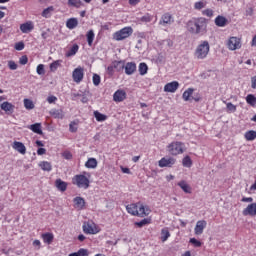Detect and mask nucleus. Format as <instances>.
<instances>
[{"instance_id":"nucleus-1","label":"nucleus","mask_w":256,"mask_h":256,"mask_svg":"<svg viewBox=\"0 0 256 256\" xmlns=\"http://www.w3.org/2000/svg\"><path fill=\"white\" fill-rule=\"evenodd\" d=\"M187 27L188 31L194 35L205 33V30L207 29V19L203 17L193 18L188 21Z\"/></svg>"},{"instance_id":"nucleus-2","label":"nucleus","mask_w":256,"mask_h":256,"mask_svg":"<svg viewBox=\"0 0 256 256\" xmlns=\"http://www.w3.org/2000/svg\"><path fill=\"white\" fill-rule=\"evenodd\" d=\"M209 51H211V46L209 45V41L204 40L200 41L198 46L194 51V57L198 60L207 59V55H209Z\"/></svg>"},{"instance_id":"nucleus-3","label":"nucleus","mask_w":256,"mask_h":256,"mask_svg":"<svg viewBox=\"0 0 256 256\" xmlns=\"http://www.w3.org/2000/svg\"><path fill=\"white\" fill-rule=\"evenodd\" d=\"M167 151L173 156L182 155L185 153V144L179 141L172 142L167 146Z\"/></svg>"},{"instance_id":"nucleus-4","label":"nucleus","mask_w":256,"mask_h":256,"mask_svg":"<svg viewBox=\"0 0 256 256\" xmlns=\"http://www.w3.org/2000/svg\"><path fill=\"white\" fill-rule=\"evenodd\" d=\"M73 185H77L79 189H89V178L83 174L74 176L72 179Z\"/></svg>"},{"instance_id":"nucleus-5","label":"nucleus","mask_w":256,"mask_h":256,"mask_svg":"<svg viewBox=\"0 0 256 256\" xmlns=\"http://www.w3.org/2000/svg\"><path fill=\"white\" fill-rule=\"evenodd\" d=\"M133 35V28L131 27H125L122 28L120 31H117L114 33V39L115 41H123V39H127V37H131Z\"/></svg>"},{"instance_id":"nucleus-6","label":"nucleus","mask_w":256,"mask_h":256,"mask_svg":"<svg viewBox=\"0 0 256 256\" xmlns=\"http://www.w3.org/2000/svg\"><path fill=\"white\" fill-rule=\"evenodd\" d=\"M82 229L86 235H97L99 233V228H97V224L94 222H84Z\"/></svg>"},{"instance_id":"nucleus-7","label":"nucleus","mask_w":256,"mask_h":256,"mask_svg":"<svg viewBox=\"0 0 256 256\" xmlns=\"http://www.w3.org/2000/svg\"><path fill=\"white\" fill-rule=\"evenodd\" d=\"M83 77H85V70L81 66L77 67L72 72V79L74 83H81V81H83Z\"/></svg>"},{"instance_id":"nucleus-8","label":"nucleus","mask_w":256,"mask_h":256,"mask_svg":"<svg viewBox=\"0 0 256 256\" xmlns=\"http://www.w3.org/2000/svg\"><path fill=\"white\" fill-rule=\"evenodd\" d=\"M175 23V18L170 13H165L161 16L159 25L162 27H169V25H173Z\"/></svg>"},{"instance_id":"nucleus-9","label":"nucleus","mask_w":256,"mask_h":256,"mask_svg":"<svg viewBox=\"0 0 256 256\" xmlns=\"http://www.w3.org/2000/svg\"><path fill=\"white\" fill-rule=\"evenodd\" d=\"M227 47L230 51H237L241 47V39L232 36L228 39Z\"/></svg>"},{"instance_id":"nucleus-10","label":"nucleus","mask_w":256,"mask_h":256,"mask_svg":"<svg viewBox=\"0 0 256 256\" xmlns=\"http://www.w3.org/2000/svg\"><path fill=\"white\" fill-rule=\"evenodd\" d=\"M177 163V160L173 157H164L159 160V167H173V165Z\"/></svg>"},{"instance_id":"nucleus-11","label":"nucleus","mask_w":256,"mask_h":256,"mask_svg":"<svg viewBox=\"0 0 256 256\" xmlns=\"http://www.w3.org/2000/svg\"><path fill=\"white\" fill-rule=\"evenodd\" d=\"M242 214L244 217H247V215H250V217L256 216V203L249 204L243 211Z\"/></svg>"},{"instance_id":"nucleus-12","label":"nucleus","mask_w":256,"mask_h":256,"mask_svg":"<svg viewBox=\"0 0 256 256\" xmlns=\"http://www.w3.org/2000/svg\"><path fill=\"white\" fill-rule=\"evenodd\" d=\"M205 227H207V221L205 220L198 221L194 228L195 235H203V231H205Z\"/></svg>"},{"instance_id":"nucleus-13","label":"nucleus","mask_w":256,"mask_h":256,"mask_svg":"<svg viewBox=\"0 0 256 256\" xmlns=\"http://www.w3.org/2000/svg\"><path fill=\"white\" fill-rule=\"evenodd\" d=\"M179 89V82L172 81L164 86L165 93H175Z\"/></svg>"},{"instance_id":"nucleus-14","label":"nucleus","mask_w":256,"mask_h":256,"mask_svg":"<svg viewBox=\"0 0 256 256\" xmlns=\"http://www.w3.org/2000/svg\"><path fill=\"white\" fill-rule=\"evenodd\" d=\"M127 99V93L125 90H117L113 95V100L116 103H121V101H125Z\"/></svg>"},{"instance_id":"nucleus-15","label":"nucleus","mask_w":256,"mask_h":256,"mask_svg":"<svg viewBox=\"0 0 256 256\" xmlns=\"http://www.w3.org/2000/svg\"><path fill=\"white\" fill-rule=\"evenodd\" d=\"M12 148L21 155H25V153H27V147H25V144H23V142L14 141L12 144Z\"/></svg>"},{"instance_id":"nucleus-16","label":"nucleus","mask_w":256,"mask_h":256,"mask_svg":"<svg viewBox=\"0 0 256 256\" xmlns=\"http://www.w3.org/2000/svg\"><path fill=\"white\" fill-rule=\"evenodd\" d=\"M124 70L127 75H133L137 71V64L135 62H128L124 64Z\"/></svg>"},{"instance_id":"nucleus-17","label":"nucleus","mask_w":256,"mask_h":256,"mask_svg":"<svg viewBox=\"0 0 256 256\" xmlns=\"http://www.w3.org/2000/svg\"><path fill=\"white\" fill-rule=\"evenodd\" d=\"M0 109H2V111H5L7 115H11L15 111V105L6 101L0 105Z\"/></svg>"},{"instance_id":"nucleus-18","label":"nucleus","mask_w":256,"mask_h":256,"mask_svg":"<svg viewBox=\"0 0 256 256\" xmlns=\"http://www.w3.org/2000/svg\"><path fill=\"white\" fill-rule=\"evenodd\" d=\"M33 29H35V25H33V22L31 21L20 25V31H22L23 33H31Z\"/></svg>"},{"instance_id":"nucleus-19","label":"nucleus","mask_w":256,"mask_h":256,"mask_svg":"<svg viewBox=\"0 0 256 256\" xmlns=\"http://www.w3.org/2000/svg\"><path fill=\"white\" fill-rule=\"evenodd\" d=\"M73 202L75 209H78L79 211H81V209L85 207V199H83L82 197H75L73 199Z\"/></svg>"},{"instance_id":"nucleus-20","label":"nucleus","mask_w":256,"mask_h":256,"mask_svg":"<svg viewBox=\"0 0 256 256\" xmlns=\"http://www.w3.org/2000/svg\"><path fill=\"white\" fill-rule=\"evenodd\" d=\"M41 238L43 239L44 243H46L47 245H51V243H53V240L55 239V236L53 235V233H44L41 235Z\"/></svg>"},{"instance_id":"nucleus-21","label":"nucleus","mask_w":256,"mask_h":256,"mask_svg":"<svg viewBox=\"0 0 256 256\" xmlns=\"http://www.w3.org/2000/svg\"><path fill=\"white\" fill-rule=\"evenodd\" d=\"M50 115L55 119H63L65 117L62 109H52L50 110Z\"/></svg>"},{"instance_id":"nucleus-22","label":"nucleus","mask_w":256,"mask_h":256,"mask_svg":"<svg viewBox=\"0 0 256 256\" xmlns=\"http://www.w3.org/2000/svg\"><path fill=\"white\" fill-rule=\"evenodd\" d=\"M194 91L195 90L193 88H188L187 90H185L182 95V98L184 99V101H192Z\"/></svg>"},{"instance_id":"nucleus-23","label":"nucleus","mask_w":256,"mask_h":256,"mask_svg":"<svg viewBox=\"0 0 256 256\" xmlns=\"http://www.w3.org/2000/svg\"><path fill=\"white\" fill-rule=\"evenodd\" d=\"M77 25H79V20H77V18H70L66 22L67 29L73 30L77 27Z\"/></svg>"},{"instance_id":"nucleus-24","label":"nucleus","mask_w":256,"mask_h":256,"mask_svg":"<svg viewBox=\"0 0 256 256\" xmlns=\"http://www.w3.org/2000/svg\"><path fill=\"white\" fill-rule=\"evenodd\" d=\"M147 215H149V210L145 209V206H143L141 204L138 205L136 216L137 217H145Z\"/></svg>"},{"instance_id":"nucleus-25","label":"nucleus","mask_w":256,"mask_h":256,"mask_svg":"<svg viewBox=\"0 0 256 256\" xmlns=\"http://www.w3.org/2000/svg\"><path fill=\"white\" fill-rule=\"evenodd\" d=\"M33 133H37V135H43V130L41 129V123H35L28 127Z\"/></svg>"},{"instance_id":"nucleus-26","label":"nucleus","mask_w":256,"mask_h":256,"mask_svg":"<svg viewBox=\"0 0 256 256\" xmlns=\"http://www.w3.org/2000/svg\"><path fill=\"white\" fill-rule=\"evenodd\" d=\"M178 187H180L184 193H191V186L187 184V181L185 180L178 182Z\"/></svg>"},{"instance_id":"nucleus-27","label":"nucleus","mask_w":256,"mask_h":256,"mask_svg":"<svg viewBox=\"0 0 256 256\" xmlns=\"http://www.w3.org/2000/svg\"><path fill=\"white\" fill-rule=\"evenodd\" d=\"M55 185H56L58 191H62V192L67 191V183L65 181H63L61 179H57L55 181Z\"/></svg>"},{"instance_id":"nucleus-28","label":"nucleus","mask_w":256,"mask_h":256,"mask_svg":"<svg viewBox=\"0 0 256 256\" xmlns=\"http://www.w3.org/2000/svg\"><path fill=\"white\" fill-rule=\"evenodd\" d=\"M137 209H139V205H137V204H130V205L126 206V211L130 215L137 216Z\"/></svg>"},{"instance_id":"nucleus-29","label":"nucleus","mask_w":256,"mask_h":256,"mask_svg":"<svg viewBox=\"0 0 256 256\" xmlns=\"http://www.w3.org/2000/svg\"><path fill=\"white\" fill-rule=\"evenodd\" d=\"M85 167L87 169H97V159L89 158L85 163Z\"/></svg>"},{"instance_id":"nucleus-30","label":"nucleus","mask_w":256,"mask_h":256,"mask_svg":"<svg viewBox=\"0 0 256 256\" xmlns=\"http://www.w3.org/2000/svg\"><path fill=\"white\" fill-rule=\"evenodd\" d=\"M215 25H217V27H225V25H227V18H225L223 16L216 17Z\"/></svg>"},{"instance_id":"nucleus-31","label":"nucleus","mask_w":256,"mask_h":256,"mask_svg":"<svg viewBox=\"0 0 256 256\" xmlns=\"http://www.w3.org/2000/svg\"><path fill=\"white\" fill-rule=\"evenodd\" d=\"M39 167L42 169V171H48V172L53 169L51 162H47V161L40 162Z\"/></svg>"},{"instance_id":"nucleus-32","label":"nucleus","mask_w":256,"mask_h":256,"mask_svg":"<svg viewBox=\"0 0 256 256\" xmlns=\"http://www.w3.org/2000/svg\"><path fill=\"white\" fill-rule=\"evenodd\" d=\"M113 68L116 71H123V69H125V62L124 61H114L112 62Z\"/></svg>"},{"instance_id":"nucleus-33","label":"nucleus","mask_w":256,"mask_h":256,"mask_svg":"<svg viewBox=\"0 0 256 256\" xmlns=\"http://www.w3.org/2000/svg\"><path fill=\"white\" fill-rule=\"evenodd\" d=\"M79 51V45L74 44L66 53V57H73L74 55H77V52Z\"/></svg>"},{"instance_id":"nucleus-34","label":"nucleus","mask_w":256,"mask_h":256,"mask_svg":"<svg viewBox=\"0 0 256 256\" xmlns=\"http://www.w3.org/2000/svg\"><path fill=\"white\" fill-rule=\"evenodd\" d=\"M138 71L140 75H147V71H149V67L147 66V64L145 62H142L139 64L138 66Z\"/></svg>"},{"instance_id":"nucleus-35","label":"nucleus","mask_w":256,"mask_h":256,"mask_svg":"<svg viewBox=\"0 0 256 256\" xmlns=\"http://www.w3.org/2000/svg\"><path fill=\"white\" fill-rule=\"evenodd\" d=\"M87 37V43L89 45V47H91L93 45V41L95 39V32H93V30H89L86 34Z\"/></svg>"},{"instance_id":"nucleus-36","label":"nucleus","mask_w":256,"mask_h":256,"mask_svg":"<svg viewBox=\"0 0 256 256\" xmlns=\"http://www.w3.org/2000/svg\"><path fill=\"white\" fill-rule=\"evenodd\" d=\"M246 141H255L256 132L254 130L247 131L244 135Z\"/></svg>"},{"instance_id":"nucleus-37","label":"nucleus","mask_w":256,"mask_h":256,"mask_svg":"<svg viewBox=\"0 0 256 256\" xmlns=\"http://www.w3.org/2000/svg\"><path fill=\"white\" fill-rule=\"evenodd\" d=\"M205 7H207V1L205 0L194 3V9H196V11H201V9H205Z\"/></svg>"},{"instance_id":"nucleus-38","label":"nucleus","mask_w":256,"mask_h":256,"mask_svg":"<svg viewBox=\"0 0 256 256\" xmlns=\"http://www.w3.org/2000/svg\"><path fill=\"white\" fill-rule=\"evenodd\" d=\"M170 237L171 233H169V230L167 228H163L161 230V241L165 243V241H167V239H169Z\"/></svg>"},{"instance_id":"nucleus-39","label":"nucleus","mask_w":256,"mask_h":256,"mask_svg":"<svg viewBox=\"0 0 256 256\" xmlns=\"http://www.w3.org/2000/svg\"><path fill=\"white\" fill-rule=\"evenodd\" d=\"M54 11L55 8H53V6H50L43 10L42 17H45V19H49V17H51V13H53Z\"/></svg>"},{"instance_id":"nucleus-40","label":"nucleus","mask_w":256,"mask_h":256,"mask_svg":"<svg viewBox=\"0 0 256 256\" xmlns=\"http://www.w3.org/2000/svg\"><path fill=\"white\" fill-rule=\"evenodd\" d=\"M94 117L96 121L99 122L107 121V116L105 114L100 113L99 111H94Z\"/></svg>"},{"instance_id":"nucleus-41","label":"nucleus","mask_w":256,"mask_h":256,"mask_svg":"<svg viewBox=\"0 0 256 256\" xmlns=\"http://www.w3.org/2000/svg\"><path fill=\"white\" fill-rule=\"evenodd\" d=\"M246 102L248 105H251L252 107H255L256 105V97L253 94H248L246 97Z\"/></svg>"},{"instance_id":"nucleus-42","label":"nucleus","mask_w":256,"mask_h":256,"mask_svg":"<svg viewBox=\"0 0 256 256\" xmlns=\"http://www.w3.org/2000/svg\"><path fill=\"white\" fill-rule=\"evenodd\" d=\"M24 107L28 111H31V109H35V104L33 103V100L24 99Z\"/></svg>"},{"instance_id":"nucleus-43","label":"nucleus","mask_w":256,"mask_h":256,"mask_svg":"<svg viewBox=\"0 0 256 256\" xmlns=\"http://www.w3.org/2000/svg\"><path fill=\"white\" fill-rule=\"evenodd\" d=\"M60 66H61V60H56L50 64V71L55 73V71H57V69H59Z\"/></svg>"},{"instance_id":"nucleus-44","label":"nucleus","mask_w":256,"mask_h":256,"mask_svg":"<svg viewBox=\"0 0 256 256\" xmlns=\"http://www.w3.org/2000/svg\"><path fill=\"white\" fill-rule=\"evenodd\" d=\"M138 21H141V23H151V21H153V16H151V14H146L139 18Z\"/></svg>"},{"instance_id":"nucleus-45","label":"nucleus","mask_w":256,"mask_h":256,"mask_svg":"<svg viewBox=\"0 0 256 256\" xmlns=\"http://www.w3.org/2000/svg\"><path fill=\"white\" fill-rule=\"evenodd\" d=\"M183 167H191L193 165V161L191 160V157L185 156L182 160Z\"/></svg>"},{"instance_id":"nucleus-46","label":"nucleus","mask_w":256,"mask_h":256,"mask_svg":"<svg viewBox=\"0 0 256 256\" xmlns=\"http://www.w3.org/2000/svg\"><path fill=\"white\" fill-rule=\"evenodd\" d=\"M68 5L69 7H76L77 9H79V7H81L82 2L81 0H68Z\"/></svg>"},{"instance_id":"nucleus-47","label":"nucleus","mask_w":256,"mask_h":256,"mask_svg":"<svg viewBox=\"0 0 256 256\" xmlns=\"http://www.w3.org/2000/svg\"><path fill=\"white\" fill-rule=\"evenodd\" d=\"M151 220L149 218H144L140 222H135L136 227H145V225H149Z\"/></svg>"},{"instance_id":"nucleus-48","label":"nucleus","mask_w":256,"mask_h":256,"mask_svg":"<svg viewBox=\"0 0 256 256\" xmlns=\"http://www.w3.org/2000/svg\"><path fill=\"white\" fill-rule=\"evenodd\" d=\"M77 122L73 121L69 124V132L70 133H77Z\"/></svg>"},{"instance_id":"nucleus-49","label":"nucleus","mask_w":256,"mask_h":256,"mask_svg":"<svg viewBox=\"0 0 256 256\" xmlns=\"http://www.w3.org/2000/svg\"><path fill=\"white\" fill-rule=\"evenodd\" d=\"M101 83V76H99L98 74H94L93 75V85H95V87L99 86V84Z\"/></svg>"},{"instance_id":"nucleus-50","label":"nucleus","mask_w":256,"mask_h":256,"mask_svg":"<svg viewBox=\"0 0 256 256\" xmlns=\"http://www.w3.org/2000/svg\"><path fill=\"white\" fill-rule=\"evenodd\" d=\"M36 73L39 75H44L45 74V65L39 64L36 68Z\"/></svg>"},{"instance_id":"nucleus-51","label":"nucleus","mask_w":256,"mask_h":256,"mask_svg":"<svg viewBox=\"0 0 256 256\" xmlns=\"http://www.w3.org/2000/svg\"><path fill=\"white\" fill-rule=\"evenodd\" d=\"M226 107L231 113H235L237 111V106L233 105L231 102L227 103Z\"/></svg>"},{"instance_id":"nucleus-52","label":"nucleus","mask_w":256,"mask_h":256,"mask_svg":"<svg viewBox=\"0 0 256 256\" xmlns=\"http://www.w3.org/2000/svg\"><path fill=\"white\" fill-rule=\"evenodd\" d=\"M78 256H89V250L81 248L77 251Z\"/></svg>"},{"instance_id":"nucleus-53","label":"nucleus","mask_w":256,"mask_h":256,"mask_svg":"<svg viewBox=\"0 0 256 256\" xmlns=\"http://www.w3.org/2000/svg\"><path fill=\"white\" fill-rule=\"evenodd\" d=\"M8 67L11 71H16L17 63H15V61H13V60H10V61H8Z\"/></svg>"},{"instance_id":"nucleus-54","label":"nucleus","mask_w":256,"mask_h":256,"mask_svg":"<svg viewBox=\"0 0 256 256\" xmlns=\"http://www.w3.org/2000/svg\"><path fill=\"white\" fill-rule=\"evenodd\" d=\"M202 15L205 17H213V10L212 9H205L202 11Z\"/></svg>"},{"instance_id":"nucleus-55","label":"nucleus","mask_w":256,"mask_h":256,"mask_svg":"<svg viewBox=\"0 0 256 256\" xmlns=\"http://www.w3.org/2000/svg\"><path fill=\"white\" fill-rule=\"evenodd\" d=\"M15 49L16 51H23V49H25V44L23 42H18L15 45Z\"/></svg>"},{"instance_id":"nucleus-56","label":"nucleus","mask_w":256,"mask_h":256,"mask_svg":"<svg viewBox=\"0 0 256 256\" xmlns=\"http://www.w3.org/2000/svg\"><path fill=\"white\" fill-rule=\"evenodd\" d=\"M190 243H191L192 245H194V247H201V241H199V240H197V239H195V238H191V239H190Z\"/></svg>"},{"instance_id":"nucleus-57","label":"nucleus","mask_w":256,"mask_h":256,"mask_svg":"<svg viewBox=\"0 0 256 256\" xmlns=\"http://www.w3.org/2000/svg\"><path fill=\"white\" fill-rule=\"evenodd\" d=\"M28 61H29V58H27V56H21L19 59L20 65H27Z\"/></svg>"},{"instance_id":"nucleus-58","label":"nucleus","mask_w":256,"mask_h":256,"mask_svg":"<svg viewBox=\"0 0 256 256\" xmlns=\"http://www.w3.org/2000/svg\"><path fill=\"white\" fill-rule=\"evenodd\" d=\"M107 73L110 76H113L115 73V68L113 67V64H111L110 66L107 67Z\"/></svg>"},{"instance_id":"nucleus-59","label":"nucleus","mask_w":256,"mask_h":256,"mask_svg":"<svg viewBox=\"0 0 256 256\" xmlns=\"http://www.w3.org/2000/svg\"><path fill=\"white\" fill-rule=\"evenodd\" d=\"M63 157H64V159H73V154H71V152H69V151H66V152H64L63 153Z\"/></svg>"},{"instance_id":"nucleus-60","label":"nucleus","mask_w":256,"mask_h":256,"mask_svg":"<svg viewBox=\"0 0 256 256\" xmlns=\"http://www.w3.org/2000/svg\"><path fill=\"white\" fill-rule=\"evenodd\" d=\"M121 171L122 173H125L126 175H131V170L129 168H125L123 166H121Z\"/></svg>"},{"instance_id":"nucleus-61","label":"nucleus","mask_w":256,"mask_h":256,"mask_svg":"<svg viewBox=\"0 0 256 256\" xmlns=\"http://www.w3.org/2000/svg\"><path fill=\"white\" fill-rule=\"evenodd\" d=\"M243 203H253V198L252 197H244L242 198Z\"/></svg>"},{"instance_id":"nucleus-62","label":"nucleus","mask_w":256,"mask_h":256,"mask_svg":"<svg viewBox=\"0 0 256 256\" xmlns=\"http://www.w3.org/2000/svg\"><path fill=\"white\" fill-rule=\"evenodd\" d=\"M47 101H48V103H55V101H57V98L55 97V96H49L48 98H47Z\"/></svg>"},{"instance_id":"nucleus-63","label":"nucleus","mask_w":256,"mask_h":256,"mask_svg":"<svg viewBox=\"0 0 256 256\" xmlns=\"http://www.w3.org/2000/svg\"><path fill=\"white\" fill-rule=\"evenodd\" d=\"M38 155H45L47 153V150L45 148H39L37 150Z\"/></svg>"},{"instance_id":"nucleus-64","label":"nucleus","mask_w":256,"mask_h":256,"mask_svg":"<svg viewBox=\"0 0 256 256\" xmlns=\"http://www.w3.org/2000/svg\"><path fill=\"white\" fill-rule=\"evenodd\" d=\"M251 81H252V85H251L252 89H256V76H254Z\"/></svg>"}]
</instances>
